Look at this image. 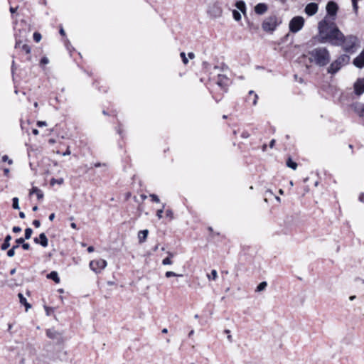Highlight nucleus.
Segmentation results:
<instances>
[{
	"instance_id": "nucleus-1",
	"label": "nucleus",
	"mask_w": 364,
	"mask_h": 364,
	"mask_svg": "<svg viewBox=\"0 0 364 364\" xmlns=\"http://www.w3.org/2000/svg\"><path fill=\"white\" fill-rule=\"evenodd\" d=\"M318 41L320 43H328L331 46L341 47L344 54L350 55L355 53L360 46V41L356 36H345L335 22L329 21L326 18L318 23Z\"/></svg>"
},
{
	"instance_id": "nucleus-2",
	"label": "nucleus",
	"mask_w": 364,
	"mask_h": 364,
	"mask_svg": "<svg viewBox=\"0 0 364 364\" xmlns=\"http://www.w3.org/2000/svg\"><path fill=\"white\" fill-rule=\"evenodd\" d=\"M309 60L318 67H325L331 61L330 52L325 47H316L309 51Z\"/></svg>"
},
{
	"instance_id": "nucleus-3",
	"label": "nucleus",
	"mask_w": 364,
	"mask_h": 364,
	"mask_svg": "<svg viewBox=\"0 0 364 364\" xmlns=\"http://www.w3.org/2000/svg\"><path fill=\"white\" fill-rule=\"evenodd\" d=\"M350 57L348 54H341L333 60L327 68V73L331 75L336 74L342 68L349 64Z\"/></svg>"
},
{
	"instance_id": "nucleus-4",
	"label": "nucleus",
	"mask_w": 364,
	"mask_h": 364,
	"mask_svg": "<svg viewBox=\"0 0 364 364\" xmlns=\"http://www.w3.org/2000/svg\"><path fill=\"white\" fill-rule=\"evenodd\" d=\"M282 21L280 17L276 15L269 16L265 18L263 21L262 28L265 32L272 33L282 23Z\"/></svg>"
},
{
	"instance_id": "nucleus-5",
	"label": "nucleus",
	"mask_w": 364,
	"mask_h": 364,
	"mask_svg": "<svg viewBox=\"0 0 364 364\" xmlns=\"http://www.w3.org/2000/svg\"><path fill=\"white\" fill-rule=\"evenodd\" d=\"M305 20L304 17L301 16H296L293 17L289 23V31L296 33L301 31L304 26Z\"/></svg>"
},
{
	"instance_id": "nucleus-6",
	"label": "nucleus",
	"mask_w": 364,
	"mask_h": 364,
	"mask_svg": "<svg viewBox=\"0 0 364 364\" xmlns=\"http://www.w3.org/2000/svg\"><path fill=\"white\" fill-rule=\"evenodd\" d=\"M326 9L327 15L329 16L330 18H331V20H329V21L334 22V20L336 19V16L338 11V4L333 1H330L327 3ZM325 18H326L328 21L327 17H325L324 19Z\"/></svg>"
},
{
	"instance_id": "nucleus-7",
	"label": "nucleus",
	"mask_w": 364,
	"mask_h": 364,
	"mask_svg": "<svg viewBox=\"0 0 364 364\" xmlns=\"http://www.w3.org/2000/svg\"><path fill=\"white\" fill-rule=\"evenodd\" d=\"M107 267V261L103 259L91 261L90 262V269L95 273L100 272Z\"/></svg>"
},
{
	"instance_id": "nucleus-8",
	"label": "nucleus",
	"mask_w": 364,
	"mask_h": 364,
	"mask_svg": "<svg viewBox=\"0 0 364 364\" xmlns=\"http://www.w3.org/2000/svg\"><path fill=\"white\" fill-rule=\"evenodd\" d=\"M230 80L225 75L218 74L216 84L225 92H227Z\"/></svg>"
},
{
	"instance_id": "nucleus-9",
	"label": "nucleus",
	"mask_w": 364,
	"mask_h": 364,
	"mask_svg": "<svg viewBox=\"0 0 364 364\" xmlns=\"http://www.w3.org/2000/svg\"><path fill=\"white\" fill-rule=\"evenodd\" d=\"M354 92L356 95H361L364 92V78H358L354 83Z\"/></svg>"
},
{
	"instance_id": "nucleus-10",
	"label": "nucleus",
	"mask_w": 364,
	"mask_h": 364,
	"mask_svg": "<svg viewBox=\"0 0 364 364\" xmlns=\"http://www.w3.org/2000/svg\"><path fill=\"white\" fill-rule=\"evenodd\" d=\"M318 9V5L316 3L311 2L306 6L304 11L308 16H311L317 13Z\"/></svg>"
},
{
	"instance_id": "nucleus-11",
	"label": "nucleus",
	"mask_w": 364,
	"mask_h": 364,
	"mask_svg": "<svg viewBox=\"0 0 364 364\" xmlns=\"http://www.w3.org/2000/svg\"><path fill=\"white\" fill-rule=\"evenodd\" d=\"M353 63L358 68H363L364 67V49L353 59Z\"/></svg>"
},
{
	"instance_id": "nucleus-12",
	"label": "nucleus",
	"mask_w": 364,
	"mask_h": 364,
	"mask_svg": "<svg viewBox=\"0 0 364 364\" xmlns=\"http://www.w3.org/2000/svg\"><path fill=\"white\" fill-rule=\"evenodd\" d=\"M352 108L360 117H364V104L360 102L353 103Z\"/></svg>"
},
{
	"instance_id": "nucleus-13",
	"label": "nucleus",
	"mask_w": 364,
	"mask_h": 364,
	"mask_svg": "<svg viewBox=\"0 0 364 364\" xmlns=\"http://www.w3.org/2000/svg\"><path fill=\"white\" fill-rule=\"evenodd\" d=\"M268 9L267 5L264 3H259L255 7V11L259 15L264 14Z\"/></svg>"
},
{
	"instance_id": "nucleus-14",
	"label": "nucleus",
	"mask_w": 364,
	"mask_h": 364,
	"mask_svg": "<svg viewBox=\"0 0 364 364\" xmlns=\"http://www.w3.org/2000/svg\"><path fill=\"white\" fill-rule=\"evenodd\" d=\"M148 235H149V230H148L146 229V230H140L138 232L139 242L140 244L144 243L146 240Z\"/></svg>"
},
{
	"instance_id": "nucleus-15",
	"label": "nucleus",
	"mask_w": 364,
	"mask_h": 364,
	"mask_svg": "<svg viewBox=\"0 0 364 364\" xmlns=\"http://www.w3.org/2000/svg\"><path fill=\"white\" fill-rule=\"evenodd\" d=\"M18 297L19 298V302L21 304L25 306L26 311L28 310V309L31 308V305L27 301L23 294L18 293Z\"/></svg>"
},
{
	"instance_id": "nucleus-16",
	"label": "nucleus",
	"mask_w": 364,
	"mask_h": 364,
	"mask_svg": "<svg viewBox=\"0 0 364 364\" xmlns=\"http://www.w3.org/2000/svg\"><path fill=\"white\" fill-rule=\"evenodd\" d=\"M34 193L36 194L37 198L38 200L42 199L44 196L43 191L41 189H39L38 187H36V186L33 187L30 191V195H32Z\"/></svg>"
},
{
	"instance_id": "nucleus-17",
	"label": "nucleus",
	"mask_w": 364,
	"mask_h": 364,
	"mask_svg": "<svg viewBox=\"0 0 364 364\" xmlns=\"http://www.w3.org/2000/svg\"><path fill=\"white\" fill-rule=\"evenodd\" d=\"M46 335L51 339H58L60 337V333L53 329L47 330Z\"/></svg>"
},
{
	"instance_id": "nucleus-18",
	"label": "nucleus",
	"mask_w": 364,
	"mask_h": 364,
	"mask_svg": "<svg viewBox=\"0 0 364 364\" xmlns=\"http://www.w3.org/2000/svg\"><path fill=\"white\" fill-rule=\"evenodd\" d=\"M12 239V237L10 235H7L4 240V242L2 243L1 246V250H6L10 247V241Z\"/></svg>"
},
{
	"instance_id": "nucleus-19",
	"label": "nucleus",
	"mask_w": 364,
	"mask_h": 364,
	"mask_svg": "<svg viewBox=\"0 0 364 364\" xmlns=\"http://www.w3.org/2000/svg\"><path fill=\"white\" fill-rule=\"evenodd\" d=\"M39 244L43 247H46L48 245V240L44 232H42L39 235Z\"/></svg>"
},
{
	"instance_id": "nucleus-20",
	"label": "nucleus",
	"mask_w": 364,
	"mask_h": 364,
	"mask_svg": "<svg viewBox=\"0 0 364 364\" xmlns=\"http://www.w3.org/2000/svg\"><path fill=\"white\" fill-rule=\"evenodd\" d=\"M47 278L52 279L57 284H58L60 282V277L58 276V272L55 271H52L50 273H49L47 275Z\"/></svg>"
},
{
	"instance_id": "nucleus-21",
	"label": "nucleus",
	"mask_w": 364,
	"mask_h": 364,
	"mask_svg": "<svg viewBox=\"0 0 364 364\" xmlns=\"http://www.w3.org/2000/svg\"><path fill=\"white\" fill-rule=\"evenodd\" d=\"M235 6L241 12H242L243 14H245V12H246V4H245V2L244 1H242V0L237 1L235 3Z\"/></svg>"
},
{
	"instance_id": "nucleus-22",
	"label": "nucleus",
	"mask_w": 364,
	"mask_h": 364,
	"mask_svg": "<svg viewBox=\"0 0 364 364\" xmlns=\"http://www.w3.org/2000/svg\"><path fill=\"white\" fill-rule=\"evenodd\" d=\"M252 95H253L252 105H256L257 102V99H258V96H257V95L253 90H250L249 92V96L247 98V101L250 102L251 100V96Z\"/></svg>"
},
{
	"instance_id": "nucleus-23",
	"label": "nucleus",
	"mask_w": 364,
	"mask_h": 364,
	"mask_svg": "<svg viewBox=\"0 0 364 364\" xmlns=\"http://www.w3.org/2000/svg\"><path fill=\"white\" fill-rule=\"evenodd\" d=\"M168 255H169V257H166L162 260V264L164 265H168L172 264V260L171 259V257H173V254L168 252Z\"/></svg>"
},
{
	"instance_id": "nucleus-24",
	"label": "nucleus",
	"mask_w": 364,
	"mask_h": 364,
	"mask_svg": "<svg viewBox=\"0 0 364 364\" xmlns=\"http://www.w3.org/2000/svg\"><path fill=\"white\" fill-rule=\"evenodd\" d=\"M287 166L293 170H296L297 168V164L291 158H289L287 161Z\"/></svg>"
},
{
	"instance_id": "nucleus-25",
	"label": "nucleus",
	"mask_w": 364,
	"mask_h": 364,
	"mask_svg": "<svg viewBox=\"0 0 364 364\" xmlns=\"http://www.w3.org/2000/svg\"><path fill=\"white\" fill-rule=\"evenodd\" d=\"M267 286V283L266 282H262L258 284L255 291L257 292L264 291L266 289Z\"/></svg>"
},
{
	"instance_id": "nucleus-26",
	"label": "nucleus",
	"mask_w": 364,
	"mask_h": 364,
	"mask_svg": "<svg viewBox=\"0 0 364 364\" xmlns=\"http://www.w3.org/2000/svg\"><path fill=\"white\" fill-rule=\"evenodd\" d=\"M12 208L16 210H18L19 207V200L17 197H14L12 199Z\"/></svg>"
},
{
	"instance_id": "nucleus-27",
	"label": "nucleus",
	"mask_w": 364,
	"mask_h": 364,
	"mask_svg": "<svg viewBox=\"0 0 364 364\" xmlns=\"http://www.w3.org/2000/svg\"><path fill=\"white\" fill-rule=\"evenodd\" d=\"M207 276L209 279L215 280L218 278V272L215 269H213L210 274Z\"/></svg>"
},
{
	"instance_id": "nucleus-28",
	"label": "nucleus",
	"mask_w": 364,
	"mask_h": 364,
	"mask_svg": "<svg viewBox=\"0 0 364 364\" xmlns=\"http://www.w3.org/2000/svg\"><path fill=\"white\" fill-rule=\"evenodd\" d=\"M33 230L31 228H28L25 230V237L26 240H29L32 235Z\"/></svg>"
},
{
	"instance_id": "nucleus-29",
	"label": "nucleus",
	"mask_w": 364,
	"mask_h": 364,
	"mask_svg": "<svg viewBox=\"0 0 364 364\" xmlns=\"http://www.w3.org/2000/svg\"><path fill=\"white\" fill-rule=\"evenodd\" d=\"M232 16L235 21H240L241 19V14L237 10L232 11Z\"/></svg>"
},
{
	"instance_id": "nucleus-30",
	"label": "nucleus",
	"mask_w": 364,
	"mask_h": 364,
	"mask_svg": "<svg viewBox=\"0 0 364 364\" xmlns=\"http://www.w3.org/2000/svg\"><path fill=\"white\" fill-rule=\"evenodd\" d=\"M164 207H165V205L164 204L162 208L161 209H159L157 211H156V216L159 219H161L163 217V213H164Z\"/></svg>"
},
{
	"instance_id": "nucleus-31",
	"label": "nucleus",
	"mask_w": 364,
	"mask_h": 364,
	"mask_svg": "<svg viewBox=\"0 0 364 364\" xmlns=\"http://www.w3.org/2000/svg\"><path fill=\"white\" fill-rule=\"evenodd\" d=\"M165 276L167 278H169V277H180L181 275V274H177L175 272H171V271H168V272H166Z\"/></svg>"
},
{
	"instance_id": "nucleus-32",
	"label": "nucleus",
	"mask_w": 364,
	"mask_h": 364,
	"mask_svg": "<svg viewBox=\"0 0 364 364\" xmlns=\"http://www.w3.org/2000/svg\"><path fill=\"white\" fill-rule=\"evenodd\" d=\"M33 40H34L36 42H39V41H41V33H38V32H35V33H33Z\"/></svg>"
},
{
	"instance_id": "nucleus-33",
	"label": "nucleus",
	"mask_w": 364,
	"mask_h": 364,
	"mask_svg": "<svg viewBox=\"0 0 364 364\" xmlns=\"http://www.w3.org/2000/svg\"><path fill=\"white\" fill-rule=\"evenodd\" d=\"M149 196L151 198V201L155 202V203H159L160 202V199H159V198L158 197L157 195L153 193V194H150Z\"/></svg>"
},
{
	"instance_id": "nucleus-34",
	"label": "nucleus",
	"mask_w": 364,
	"mask_h": 364,
	"mask_svg": "<svg viewBox=\"0 0 364 364\" xmlns=\"http://www.w3.org/2000/svg\"><path fill=\"white\" fill-rule=\"evenodd\" d=\"M21 48L26 54H29L31 53V48L28 45L24 44L22 46Z\"/></svg>"
},
{
	"instance_id": "nucleus-35",
	"label": "nucleus",
	"mask_w": 364,
	"mask_h": 364,
	"mask_svg": "<svg viewBox=\"0 0 364 364\" xmlns=\"http://www.w3.org/2000/svg\"><path fill=\"white\" fill-rule=\"evenodd\" d=\"M181 58H182V61L183 63L186 65L188 63V58H186V53L184 52H181V54H180Z\"/></svg>"
},
{
	"instance_id": "nucleus-36",
	"label": "nucleus",
	"mask_w": 364,
	"mask_h": 364,
	"mask_svg": "<svg viewBox=\"0 0 364 364\" xmlns=\"http://www.w3.org/2000/svg\"><path fill=\"white\" fill-rule=\"evenodd\" d=\"M2 161L4 162H8L9 164H13V161L11 159H10L7 155H4L2 156Z\"/></svg>"
},
{
	"instance_id": "nucleus-37",
	"label": "nucleus",
	"mask_w": 364,
	"mask_h": 364,
	"mask_svg": "<svg viewBox=\"0 0 364 364\" xmlns=\"http://www.w3.org/2000/svg\"><path fill=\"white\" fill-rule=\"evenodd\" d=\"M166 215L170 219H172L173 218V213L171 209H168L166 211Z\"/></svg>"
},
{
	"instance_id": "nucleus-38",
	"label": "nucleus",
	"mask_w": 364,
	"mask_h": 364,
	"mask_svg": "<svg viewBox=\"0 0 364 364\" xmlns=\"http://www.w3.org/2000/svg\"><path fill=\"white\" fill-rule=\"evenodd\" d=\"M55 183H57L58 184H62L63 183V179L60 178V179L56 180L55 178H53L50 181L51 185H53Z\"/></svg>"
},
{
	"instance_id": "nucleus-39",
	"label": "nucleus",
	"mask_w": 364,
	"mask_h": 364,
	"mask_svg": "<svg viewBox=\"0 0 364 364\" xmlns=\"http://www.w3.org/2000/svg\"><path fill=\"white\" fill-rule=\"evenodd\" d=\"M7 256L9 257H12L15 255V250L12 248L9 249L8 251H7V253H6Z\"/></svg>"
},
{
	"instance_id": "nucleus-40",
	"label": "nucleus",
	"mask_w": 364,
	"mask_h": 364,
	"mask_svg": "<svg viewBox=\"0 0 364 364\" xmlns=\"http://www.w3.org/2000/svg\"><path fill=\"white\" fill-rule=\"evenodd\" d=\"M49 63V60L47 57H43L41 59L40 64L41 65H46Z\"/></svg>"
},
{
	"instance_id": "nucleus-41",
	"label": "nucleus",
	"mask_w": 364,
	"mask_h": 364,
	"mask_svg": "<svg viewBox=\"0 0 364 364\" xmlns=\"http://www.w3.org/2000/svg\"><path fill=\"white\" fill-rule=\"evenodd\" d=\"M25 240L26 239L24 237H19V238L16 239L15 242L17 245H22L23 244V242H25Z\"/></svg>"
},
{
	"instance_id": "nucleus-42",
	"label": "nucleus",
	"mask_w": 364,
	"mask_h": 364,
	"mask_svg": "<svg viewBox=\"0 0 364 364\" xmlns=\"http://www.w3.org/2000/svg\"><path fill=\"white\" fill-rule=\"evenodd\" d=\"M12 231L14 233H18V232H20L21 231V228L19 226H14L12 228Z\"/></svg>"
},
{
	"instance_id": "nucleus-43",
	"label": "nucleus",
	"mask_w": 364,
	"mask_h": 364,
	"mask_svg": "<svg viewBox=\"0 0 364 364\" xmlns=\"http://www.w3.org/2000/svg\"><path fill=\"white\" fill-rule=\"evenodd\" d=\"M21 247L24 250H28L30 249V244L24 242Z\"/></svg>"
},
{
	"instance_id": "nucleus-44",
	"label": "nucleus",
	"mask_w": 364,
	"mask_h": 364,
	"mask_svg": "<svg viewBox=\"0 0 364 364\" xmlns=\"http://www.w3.org/2000/svg\"><path fill=\"white\" fill-rule=\"evenodd\" d=\"M33 225L38 228L41 226V222L38 220H34L33 221Z\"/></svg>"
},
{
	"instance_id": "nucleus-45",
	"label": "nucleus",
	"mask_w": 364,
	"mask_h": 364,
	"mask_svg": "<svg viewBox=\"0 0 364 364\" xmlns=\"http://www.w3.org/2000/svg\"><path fill=\"white\" fill-rule=\"evenodd\" d=\"M94 167L95 168H98V167H101V166H107V164H101L100 162H97L95 164H94Z\"/></svg>"
},
{
	"instance_id": "nucleus-46",
	"label": "nucleus",
	"mask_w": 364,
	"mask_h": 364,
	"mask_svg": "<svg viewBox=\"0 0 364 364\" xmlns=\"http://www.w3.org/2000/svg\"><path fill=\"white\" fill-rule=\"evenodd\" d=\"M47 123L45 121H38L37 125L40 127L46 126Z\"/></svg>"
},
{
	"instance_id": "nucleus-47",
	"label": "nucleus",
	"mask_w": 364,
	"mask_h": 364,
	"mask_svg": "<svg viewBox=\"0 0 364 364\" xmlns=\"http://www.w3.org/2000/svg\"><path fill=\"white\" fill-rule=\"evenodd\" d=\"M249 136H250V134H248V132H243L242 133V135H241V136H242V138H248V137H249Z\"/></svg>"
},
{
	"instance_id": "nucleus-48",
	"label": "nucleus",
	"mask_w": 364,
	"mask_h": 364,
	"mask_svg": "<svg viewBox=\"0 0 364 364\" xmlns=\"http://www.w3.org/2000/svg\"><path fill=\"white\" fill-rule=\"evenodd\" d=\"M358 199H359V200H360V202H363V203L364 202V193H361L360 194V196H359V198H358Z\"/></svg>"
},
{
	"instance_id": "nucleus-49",
	"label": "nucleus",
	"mask_w": 364,
	"mask_h": 364,
	"mask_svg": "<svg viewBox=\"0 0 364 364\" xmlns=\"http://www.w3.org/2000/svg\"><path fill=\"white\" fill-rule=\"evenodd\" d=\"M94 250H95V248H94L93 246H90V247H87V252H94Z\"/></svg>"
},
{
	"instance_id": "nucleus-50",
	"label": "nucleus",
	"mask_w": 364,
	"mask_h": 364,
	"mask_svg": "<svg viewBox=\"0 0 364 364\" xmlns=\"http://www.w3.org/2000/svg\"><path fill=\"white\" fill-rule=\"evenodd\" d=\"M274 144H275V140L274 139H272L269 142V147L270 148H273V146H274Z\"/></svg>"
},
{
	"instance_id": "nucleus-51",
	"label": "nucleus",
	"mask_w": 364,
	"mask_h": 364,
	"mask_svg": "<svg viewBox=\"0 0 364 364\" xmlns=\"http://www.w3.org/2000/svg\"><path fill=\"white\" fill-rule=\"evenodd\" d=\"M19 217H20V218L23 219V218H25L26 215H25V213L23 212H20L19 213Z\"/></svg>"
},
{
	"instance_id": "nucleus-52",
	"label": "nucleus",
	"mask_w": 364,
	"mask_h": 364,
	"mask_svg": "<svg viewBox=\"0 0 364 364\" xmlns=\"http://www.w3.org/2000/svg\"><path fill=\"white\" fill-rule=\"evenodd\" d=\"M21 43V41H20V40H19V41L16 40V44H15V48H18V47H19Z\"/></svg>"
},
{
	"instance_id": "nucleus-53",
	"label": "nucleus",
	"mask_w": 364,
	"mask_h": 364,
	"mask_svg": "<svg viewBox=\"0 0 364 364\" xmlns=\"http://www.w3.org/2000/svg\"><path fill=\"white\" fill-rule=\"evenodd\" d=\"M188 55L189 58H191V59H193V58H194V57H195L194 53H192V52L188 53Z\"/></svg>"
},
{
	"instance_id": "nucleus-54",
	"label": "nucleus",
	"mask_w": 364,
	"mask_h": 364,
	"mask_svg": "<svg viewBox=\"0 0 364 364\" xmlns=\"http://www.w3.org/2000/svg\"><path fill=\"white\" fill-rule=\"evenodd\" d=\"M55 218V213H51L50 215H49V220L50 221L53 220Z\"/></svg>"
},
{
	"instance_id": "nucleus-55",
	"label": "nucleus",
	"mask_w": 364,
	"mask_h": 364,
	"mask_svg": "<svg viewBox=\"0 0 364 364\" xmlns=\"http://www.w3.org/2000/svg\"><path fill=\"white\" fill-rule=\"evenodd\" d=\"M4 175L7 176L9 173V169L7 168H4Z\"/></svg>"
},
{
	"instance_id": "nucleus-56",
	"label": "nucleus",
	"mask_w": 364,
	"mask_h": 364,
	"mask_svg": "<svg viewBox=\"0 0 364 364\" xmlns=\"http://www.w3.org/2000/svg\"><path fill=\"white\" fill-rule=\"evenodd\" d=\"M17 8L10 7V12L11 14H14L16 11Z\"/></svg>"
},
{
	"instance_id": "nucleus-57",
	"label": "nucleus",
	"mask_w": 364,
	"mask_h": 364,
	"mask_svg": "<svg viewBox=\"0 0 364 364\" xmlns=\"http://www.w3.org/2000/svg\"><path fill=\"white\" fill-rule=\"evenodd\" d=\"M59 32H60V35H62V36H65V31H64V29L63 28H60Z\"/></svg>"
},
{
	"instance_id": "nucleus-58",
	"label": "nucleus",
	"mask_w": 364,
	"mask_h": 364,
	"mask_svg": "<svg viewBox=\"0 0 364 364\" xmlns=\"http://www.w3.org/2000/svg\"><path fill=\"white\" fill-rule=\"evenodd\" d=\"M70 227H71L72 228H73V229H77V225H76V223H72L70 224Z\"/></svg>"
},
{
	"instance_id": "nucleus-59",
	"label": "nucleus",
	"mask_w": 364,
	"mask_h": 364,
	"mask_svg": "<svg viewBox=\"0 0 364 364\" xmlns=\"http://www.w3.org/2000/svg\"><path fill=\"white\" fill-rule=\"evenodd\" d=\"M32 132H33V134L34 135H37V134H38V133H39V132H38V129H33V131H32Z\"/></svg>"
},
{
	"instance_id": "nucleus-60",
	"label": "nucleus",
	"mask_w": 364,
	"mask_h": 364,
	"mask_svg": "<svg viewBox=\"0 0 364 364\" xmlns=\"http://www.w3.org/2000/svg\"><path fill=\"white\" fill-rule=\"evenodd\" d=\"M16 268H14V269H11L10 274L11 275L14 274L16 273Z\"/></svg>"
},
{
	"instance_id": "nucleus-61",
	"label": "nucleus",
	"mask_w": 364,
	"mask_h": 364,
	"mask_svg": "<svg viewBox=\"0 0 364 364\" xmlns=\"http://www.w3.org/2000/svg\"><path fill=\"white\" fill-rule=\"evenodd\" d=\"M228 340L232 343V336L230 334L228 335Z\"/></svg>"
},
{
	"instance_id": "nucleus-62",
	"label": "nucleus",
	"mask_w": 364,
	"mask_h": 364,
	"mask_svg": "<svg viewBox=\"0 0 364 364\" xmlns=\"http://www.w3.org/2000/svg\"><path fill=\"white\" fill-rule=\"evenodd\" d=\"M33 241H34V242H35V243H36V244H39V242H40V240H39V237H35V238L33 239Z\"/></svg>"
},
{
	"instance_id": "nucleus-63",
	"label": "nucleus",
	"mask_w": 364,
	"mask_h": 364,
	"mask_svg": "<svg viewBox=\"0 0 364 364\" xmlns=\"http://www.w3.org/2000/svg\"><path fill=\"white\" fill-rule=\"evenodd\" d=\"M117 133L119 135H122V129H121L120 126H119V127L117 128Z\"/></svg>"
},
{
	"instance_id": "nucleus-64",
	"label": "nucleus",
	"mask_w": 364,
	"mask_h": 364,
	"mask_svg": "<svg viewBox=\"0 0 364 364\" xmlns=\"http://www.w3.org/2000/svg\"><path fill=\"white\" fill-rule=\"evenodd\" d=\"M18 247H19V245L16 243V245H14L11 248L14 249V250H16Z\"/></svg>"
}]
</instances>
